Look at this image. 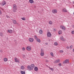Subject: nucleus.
I'll use <instances>...</instances> for the list:
<instances>
[{"mask_svg": "<svg viewBox=\"0 0 74 74\" xmlns=\"http://www.w3.org/2000/svg\"><path fill=\"white\" fill-rule=\"evenodd\" d=\"M67 62L69 63V61H68V60L66 59L63 62V64H65V63H67Z\"/></svg>", "mask_w": 74, "mask_h": 74, "instance_id": "20e7f679", "label": "nucleus"}, {"mask_svg": "<svg viewBox=\"0 0 74 74\" xmlns=\"http://www.w3.org/2000/svg\"><path fill=\"white\" fill-rule=\"evenodd\" d=\"M16 10H17V7H16V5L15 4L13 5V12H16Z\"/></svg>", "mask_w": 74, "mask_h": 74, "instance_id": "f03ea898", "label": "nucleus"}, {"mask_svg": "<svg viewBox=\"0 0 74 74\" xmlns=\"http://www.w3.org/2000/svg\"><path fill=\"white\" fill-rule=\"evenodd\" d=\"M60 62V60L59 59H58V60H56L54 62V63H59Z\"/></svg>", "mask_w": 74, "mask_h": 74, "instance_id": "423d86ee", "label": "nucleus"}, {"mask_svg": "<svg viewBox=\"0 0 74 74\" xmlns=\"http://www.w3.org/2000/svg\"><path fill=\"white\" fill-rule=\"evenodd\" d=\"M0 36H3V33H1L0 34Z\"/></svg>", "mask_w": 74, "mask_h": 74, "instance_id": "a878e982", "label": "nucleus"}, {"mask_svg": "<svg viewBox=\"0 0 74 74\" xmlns=\"http://www.w3.org/2000/svg\"><path fill=\"white\" fill-rule=\"evenodd\" d=\"M31 47L27 46L26 49L28 50V51H30L31 49Z\"/></svg>", "mask_w": 74, "mask_h": 74, "instance_id": "7ed1b4c3", "label": "nucleus"}, {"mask_svg": "<svg viewBox=\"0 0 74 74\" xmlns=\"http://www.w3.org/2000/svg\"><path fill=\"white\" fill-rule=\"evenodd\" d=\"M23 58H25V56L24 55L23 56Z\"/></svg>", "mask_w": 74, "mask_h": 74, "instance_id": "79ce46f5", "label": "nucleus"}, {"mask_svg": "<svg viewBox=\"0 0 74 74\" xmlns=\"http://www.w3.org/2000/svg\"><path fill=\"white\" fill-rule=\"evenodd\" d=\"M29 41L31 42H33V40H34V39L33 38H30L29 39Z\"/></svg>", "mask_w": 74, "mask_h": 74, "instance_id": "0eeeda50", "label": "nucleus"}, {"mask_svg": "<svg viewBox=\"0 0 74 74\" xmlns=\"http://www.w3.org/2000/svg\"><path fill=\"white\" fill-rule=\"evenodd\" d=\"M54 45H58V43L57 42H55L54 43Z\"/></svg>", "mask_w": 74, "mask_h": 74, "instance_id": "c85d7f7f", "label": "nucleus"}, {"mask_svg": "<svg viewBox=\"0 0 74 74\" xmlns=\"http://www.w3.org/2000/svg\"><path fill=\"white\" fill-rule=\"evenodd\" d=\"M13 22L14 24H16V21L15 20H13Z\"/></svg>", "mask_w": 74, "mask_h": 74, "instance_id": "2eb2a0df", "label": "nucleus"}, {"mask_svg": "<svg viewBox=\"0 0 74 74\" xmlns=\"http://www.w3.org/2000/svg\"><path fill=\"white\" fill-rule=\"evenodd\" d=\"M34 37H35V38L36 39V40H37V39H38V38H37V36H36L35 35V36H34Z\"/></svg>", "mask_w": 74, "mask_h": 74, "instance_id": "393cba45", "label": "nucleus"}, {"mask_svg": "<svg viewBox=\"0 0 74 74\" xmlns=\"http://www.w3.org/2000/svg\"><path fill=\"white\" fill-rule=\"evenodd\" d=\"M73 52H74V49H73Z\"/></svg>", "mask_w": 74, "mask_h": 74, "instance_id": "49530a36", "label": "nucleus"}, {"mask_svg": "<svg viewBox=\"0 0 74 74\" xmlns=\"http://www.w3.org/2000/svg\"><path fill=\"white\" fill-rule=\"evenodd\" d=\"M21 74H25V71H21Z\"/></svg>", "mask_w": 74, "mask_h": 74, "instance_id": "aec40b11", "label": "nucleus"}, {"mask_svg": "<svg viewBox=\"0 0 74 74\" xmlns=\"http://www.w3.org/2000/svg\"><path fill=\"white\" fill-rule=\"evenodd\" d=\"M51 33L49 32H48L47 34V36L49 37H50L51 36Z\"/></svg>", "mask_w": 74, "mask_h": 74, "instance_id": "6e6552de", "label": "nucleus"}, {"mask_svg": "<svg viewBox=\"0 0 74 74\" xmlns=\"http://www.w3.org/2000/svg\"><path fill=\"white\" fill-rule=\"evenodd\" d=\"M73 48V46L72 45H71V46L70 47H69V48Z\"/></svg>", "mask_w": 74, "mask_h": 74, "instance_id": "4c0bfd02", "label": "nucleus"}, {"mask_svg": "<svg viewBox=\"0 0 74 74\" xmlns=\"http://www.w3.org/2000/svg\"><path fill=\"white\" fill-rule=\"evenodd\" d=\"M1 11L0 10V15H1Z\"/></svg>", "mask_w": 74, "mask_h": 74, "instance_id": "a19ab883", "label": "nucleus"}, {"mask_svg": "<svg viewBox=\"0 0 74 74\" xmlns=\"http://www.w3.org/2000/svg\"><path fill=\"white\" fill-rule=\"evenodd\" d=\"M35 67V65L33 64H31V65H28L27 66V68L29 70H32L34 69V68Z\"/></svg>", "mask_w": 74, "mask_h": 74, "instance_id": "f257e3e1", "label": "nucleus"}, {"mask_svg": "<svg viewBox=\"0 0 74 74\" xmlns=\"http://www.w3.org/2000/svg\"><path fill=\"white\" fill-rule=\"evenodd\" d=\"M50 70L52 71H53V68H50Z\"/></svg>", "mask_w": 74, "mask_h": 74, "instance_id": "72a5a7b5", "label": "nucleus"}, {"mask_svg": "<svg viewBox=\"0 0 74 74\" xmlns=\"http://www.w3.org/2000/svg\"><path fill=\"white\" fill-rule=\"evenodd\" d=\"M62 33V30H60L58 32V34H61Z\"/></svg>", "mask_w": 74, "mask_h": 74, "instance_id": "dca6fc26", "label": "nucleus"}, {"mask_svg": "<svg viewBox=\"0 0 74 74\" xmlns=\"http://www.w3.org/2000/svg\"><path fill=\"white\" fill-rule=\"evenodd\" d=\"M44 53H41L40 55H41V56H44Z\"/></svg>", "mask_w": 74, "mask_h": 74, "instance_id": "5701e85b", "label": "nucleus"}, {"mask_svg": "<svg viewBox=\"0 0 74 74\" xmlns=\"http://www.w3.org/2000/svg\"><path fill=\"white\" fill-rule=\"evenodd\" d=\"M60 27L61 29H62V30H66V28H65V27L62 25L60 26Z\"/></svg>", "mask_w": 74, "mask_h": 74, "instance_id": "39448f33", "label": "nucleus"}, {"mask_svg": "<svg viewBox=\"0 0 74 74\" xmlns=\"http://www.w3.org/2000/svg\"><path fill=\"white\" fill-rule=\"evenodd\" d=\"M66 48H67V49H69V46H67L66 47Z\"/></svg>", "mask_w": 74, "mask_h": 74, "instance_id": "58836bf2", "label": "nucleus"}, {"mask_svg": "<svg viewBox=\"0 0 74 74\" xmlns=\"http://www.w3.org/2000/svg\"><path fill=\"white\" fill-rule=\"evenodd\" d=\"M46 62H48L49 61L48 60H46L45 61Z\"/></svg>", "mask_w": 74, "mask_h": 74, "instance_id": "ea45409f", "label": "nucleus"}, {"mask_svg": "<svg viewBox=\"0 0 74 74\" xmlns=\"http://www.w3.org/2000/svg\"><path fill=\"white\" fill-rule=\"evenodd\" d=\"M21 69H22V70H23L24 69V67H23V66H21Z\"/></svg>", "mask_w": 74, "mask_h": 74, "instance_id": "bb28decb", "label": "nucleus"}, {"mask_svg": "<svg viewBox=\"0 0 74 74\" xmlns=\"http://www.w3.org/2000/svg\"><path fill=\"white\" fill-rule=\"evenodd\" d=\"M53 31H54V32H55V31H56V29H53Z\"/></svg>", "mask_w": 74, "mask_h": 74, "instance_id": "e433bc0d", "label": "nucleus"}, {"mask_svg": "<svg viewBox=\"0 0 74 74\" xmlns=\"http://www.w3.org/2000/svg\"><path fill=\"white\" fill-rule=\"evenodd\" d=\"M60 40H62V41H64V39H63V36H62L61 37Z\"/></svg>", "mask_w": 74, "mask_h": 74, "instance_id": "f3484780", "label": "nucleus"}, {"mask_svg": "<svg viewBox=\"0 0 74 74\" xmlns=\"http://www.w3.org/2000/svg\"><path fill=\"white\" fill-rule=\"evenodd\" d=\"M29 2L30 3L32 4L34 3V1L33 0H29Z\"/></svg>", "mask_w": 74, "mask_h": 74, "instance_id": "f8f14e48", "label": "nucleus"}, {"mask_svg": "<svg viewBox=\"0 0 74 74\" xmlns=\"http://www.w3.org/2000/svg\"><path fill=\"white\" fill-rule=\"evenodd\" d=\"M59 66H62V64H61V63H60L59 64H58Z\"/></svg>", "mask_w": 74, "mask_h": 74, "instance_id": "c9c22d12", "label": "nucleus"}, {"mask_svg": "<svg viewBox=\"0 0 74 74\" xmlns=\"http://www.w3.org/2000/svg\"><path fill=\"white\" fill-rule=\"evenodd\" d=\"M71 33L72 34H74V31H72Z\"/></svg>", "mask_w": 74, "mask_h": 74, "instance_id": "2f4dec72", "label": "nucleus"}, {"mask_svg": "<svg viewBox=\"0 0 74 74\" xmlns=\"http://www.w3.org/2000/svg\"><path fill=\"white\" fill-rule=\"evenodd\" d=\"M52 12L54 14H56L57 13V10H52Z\"/></svg>", "mask_w": 74, "mask_h": 74, "instance_id": "1a4fd4ad", "label": "nucleus"}, {"mask_svg": "<svg viewBox=\"0 0 74 74\" xmlns=\"http://www.w3.org/2000/svg\"><path fill=\"white\" fill-rule=\"evenodd\" d=\"M22 49L23 51H25V48L24 47H23Z\"/></svg>", "mask_w": 74, "mask_h": 74, "instance_id": "7c9ffc66", "label": "nucleus"}, {"mask_svg": "<svg viewBox=\"0 0 74 74\" xmlns=\"http://www.w3.org/2000/svg\"><path fill=\"white\" fill-rule=\"evenodd\" d=\"M14 60L15 62H18V63H19V61L18 60H17V58H14Z\"/></svg>", "mask_w": 74, "mask_h": 74, "instance_id": "9d476101", "label": "nucleus"}, {"mask_svg": "<svg viewBox=\"0 0 74 74\" xmlns=\"http://www.w3.org/2000/svg\"><path fill=\"white\" fill-rule=\"evenodd\" d=\"M34 70L35 71H37L38 70V68L37 67H35L34 69Z\"/></svg>", "mask_w": 74, "mask_h": 74, "instance_id": "6ab92c4d", "label": "nucleus"}, {"mask_svg": "<svg viewBox=\"0 0 74 74\" xmlns=\"http://www.w3.org/2000/svg\"><path fill=\"white\" fill-rule=\"evenodd\" d=\"M44 53V50L41 49V53Z\"/></svg>", "mask_w": 74, "mask_h": 74, "instance_id": "c756f323", "label": "nucleus"}, {"mask_svg": "<svg viewBox=\"0 0 74 74\" xmlns=\"http://www.w3.org/2000/svg\"><path fill=\"white\" fill-rule=\"evenodd\" d=\"M5 4H6V2H5V1H3L2 2V5L3 6V5H4Z\"/></svg>", "mask_w": 74, "mask_h": 74, "instance_id": "9b49d317", "label": "nucleus"}, {"mask_svg": "<svg viewBox=\"0 0 74 74\" xmlns=\"http://www.w3.org/2000/svg\"><path fill=\"white\" fill-rule=\"evenodd\" d=\"M8 32H9V33H11L12 32V30L10 29V30H8Z\"/></svg>", "mask_w": 74, "mask_h": 74, "instance_id": "ddd939ff", "label": "nucleus"}, {"mask_svg": "<svg viewBox=\"0 0 74 74\" xmlns=\"http://www.w3.org/2000/svg\"><path fill=\"white\" fill-rule=\"evenodd\" d=\"M1 24V23H0V24Z\"/></svg>", "mask_w": 74, "mask_h": 74, "instance_id": "de8ad7c7", "label": "nucleus"}, {"mask_svg": "<svg viewBox=\"0 0 74 74\" xmlns=\"http://www.w3.org/2000/svg\"><path fill=\"white\" fill-rule=\"evenodd\" d=\"M39 33H40V34H42V30H40L39 31Z\"/></svg>", "mask_w": 74, "mask_h": 74, "instance_id": "4be33fe9", "label": "nucleus"}, {"mask_svg": "<svg viewBox=\"0 0 74 74\" xmlns=\"http://www.w3.org/2000/svg\"><path fill=\"white\" fill-rule=\"evenodd\" d=\"M52 22L51 21H49V24H50V25H51V24H52Z\"/></svg>", "mask_w": 74, "mask_h": 74, "instance_id": "cd10ccee", "label": "nucleus"}, {"mask_svg": "<svg viewBox=\"0 0 74 74\" xmlns=\"http://www.w3.org/2000/svg\"><path fill=\"white\" fill-rule=\"evenodd\" d=\"M63 11L65 12H67V10H66V9H65V8L63 9Z\"/></svg>", "mask_w": 74, "mask_h": 74, "instance_id": "412c9836", "label": "nucleus"}, {"mask_svg": "<svg viewBox=\"0 0 74 74\" xmlns=\"http://www.w3.org/2000/svg\"><path fill=\"white\" fill-rule=\"evenodd\" d=\"M36 41L37 42H41V40H40V39H37Z\"/></svg>", "mask_w": 74, "mask_h": 74, "instance_id": "4468645a", "label": "nucleus"}, {"mask_svg": "<svg viewBox=\"0 0 74 74\" xmlns=\"http://www.w3.org/2000/svg\"><path fill=\"white\" fill-rule=\"evenodd\" d=\"M3 60H4V62H7V61L8 60V59L6 58H4Z\"/></svg>", "mask_w": 74, "mask_h": 74, "instance_id": "a211bd4d", "label": "nucleus"}, {"mask_svg": "<svg viewBox=\"0 0 74 74\" xmlns=\"http://www.w3.org/2000/svg\"><path fill=\"white\" fill-rule=\"evenodd\" d=\"M0 52H3V51H0Z\"/></svg>", "mask_w": 74, "mask_h": 74, "instance_id": "c03bdc74", "label": "nucleus"}, {"mask_svg": "<svg viewBox=\"0 0 74 74\" xmlns=\"http://www.w3.org/2000/svg\"><path fill=\"white\" fill-rule=\"evenodd\" d=\"M45 44L46 45H48V43H45Z\"/></svg>", "mask_w": 74, "mask_h": 74, "instance_id": "37998d69", "label": "nucleus"}, {"mask_svg": "<svg viewBox=\"0 0 74 74\" xmlns=\"http://www.w3.org/2000/svg\"><path fill=\"white\" fill-rule=\"evenodd\" d=\"M48 68H49V69H51V67H49Z\"/></svg>", "mask_w": 74, "mask_h": 74, "instance_id": "a18cd8bd", "label": "nucleus"}, {"mask_svg": "<svg viewBox=\"0 0 74 74\" xmlns=\"http://www.w3.org/2000/svg\"><path fill=\"white\" fill-rule=\"evenodd\" d=\"M17 24H18L17 23Z\"/></svg>", "mask_w": 74, "mask_h": 74, "instance_id": "09e8293b", "label": "nucleus"}, {"mask_svg": "<svg viewBox=\"0 0 74 74\" xmlns=\"http://www.w3.org/2000/svg\"><path fill=\"white\" fill-rule=\"evenodd\" d=\"M21 19H22V20H23V21H25V20H26V18L25 17H23L21 18Z\"/></svg>", "mask_w": 74, "mask_h": 74, "instance_id": "b1692460", "label": "nucleus"}, {"mask_svg": "<svg viewBox=\"0 0 74 74\" xmlns=\"http://www.w3.org/2000/svg\"><path fill=\"white\" fill-rule=\"evenodd\" d=\"M60 53H63V50H60Z\"/></svg>", "mask_w": 74, "mask_h": 74, "instance_id": "f704fd0d", "label": "nucleus"}, {"mask_svg": "<svg viewBox=\"0 0 74 74\" xmlns=\"http://www.w3.org/2000/svg\"><path fill=\"white\" fill-rule=\"evenodd\" d=\"M50 54L51 56H53V54L52 53H51Z\"/></svg>", "mask_w": 74, "mask_h": 74, "instance_id": "473e14b6", "label": "nucleus"}]
</instances>
